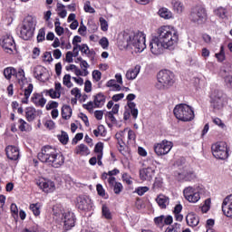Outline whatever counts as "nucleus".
I'll use <instances>...</instances> for the list:
<instances>
[{
	"label": "nucleus",
	"instance_id": "obj_1",
	"mask_svg": "<svg viewBox=\"0 0 232 232\" xmlns=\"http://www.w3.org/2000/svg\"><path fill=\"white\" fill-rule=\"evenodd\" d=\"M156 34L157 35L150 43V52L153 55H162L164 50H169L179 43V32L175 27L163 25L157 29Z\"/></svg>",
	"mask_w": 232,
	"mask_h": 232
},
{
	"label": "nucleus",
	"instance_id": "obj_2",
	"mask_svg": "<svg viewBox=\"0 0 232 232\" xmlns=\"http://www.w3.org/2000/svg\"><path fill=\"white\" fill-rule=\"evenodd\" d=\"M121 43L123 48H130L136 53H140L146 50V34L139 31L124 33Z\"/></svg>",
	"mask_w": 232,
	"mask_h": 232
},
{
	"label": "nucleus",
	"instance_id": "obj_3",
	"mask_svg": "<svg viewBox=\"0 0 232 232\" xmlns=\"http://www.w3.org/2000/svg\"><path fill=\"white\" fill-rule=\"evenodd\" d=\"M38 159L41 162L48 164L53 168H61L64 164V156L57 153V150L52 146H45L38 153Z\"/></svg>",
	"mask_w": 232,
	"mask_h": 232
},
{
	"label": "nucleus",
	"instance_id": "obj_4",
	"mask_svg": "<svg viewBox=\"0 0 232 232\" xmlns=\"http://www.w3.org/2000/svg\"><path fill=\"white\" fill-rule=\"evenodd\" d=\"M174 115L178 121L182 122H189L195 119V112L191 106L186 103H180L175 106L173 110Z\"/></svg>",
	"mask_w": 232,
	"mask_h": 232
},
{
	"label": "nucleus",
	"instance_id": "obj_5",
	"mask_svg": "<svg viewBox=\"0 0 232 232\" xmlns=\"http://www.w3.org/2000/svg\"><path fill=\"white\" fill-rule=\"evenodd\" d=\"M158 82L156 88L158 90H168L173 86L175 80L173 79V73L169 71H160L157 76Z\"/></svg>",
	"mask_w": 232,
	"mask_h": 232
},
{
	"label": "nucleus",
	"instance_id": "obj_6",
	"mask_svg": "<svg viewBox=\"0 0 232 232\" xmlns=\"http://www.w3.org/2000/svg\"><path fill=\"white\" fill-rule=\"evenodd\" d=\"M35 19L32 16H27L22 24L20 30V35L22 39L24 41H28V39H32L34 36V32H35Z\"/></svg>",
	"mask_w": 232,
	"mask_h": 232
},
{
	"label": "nucleus",
	"instance_id": "obj_7",
	"mask_svg": "<svg viewBox=\"0 0 232 232\" xmlns=\"http://www.w3.org/2000/svg\"><path fill=\"white\" fill-rule=\"evenodd\" d=\"M202 191H204V188L200 186L187 187L183 190V195L188 202H190L191 204H197V202L200 200V193H202Z\"/></svg>",
	"mask_w": 232,
	"mask_h": 232
},
{
	"label": "nucleus",
	"instance_id": "obj_8",
	"mask_svg": "<svg viewBox=\"0 0 232 232\" xmlns=\"http://www.w3.org/2000/svg\"><path fill=\"white\" fill-rule=\"evenodd\" d=\"M208 18V14L206 13V9L200 5H196L191 8L189 19L192 23H196V24H202Z\"/></svg>",
	"mask_w": 232,
	"mask_h": 232
},
{
	"label": "nucleus",
	"instance_id": "obj_9",
	"mask_svg": "<svg viewBox=\"0 0 232 232\" xmlns=\"http://www.w3.org/2000/svg\"><path fill=\"white\" fill-rule=\"evenodd\" d=\"M212 153L216 159L226 160L229 157L227 152V143L219 141L212 145Z\"/></svg>",
	"mask_w": 232,
	"mask_h": 232
},
{
	"label": "nucleus",
	"instance_id": "obj_10",
	"mask_svg": "<svg viewBox=\"0 0 232 232\" xmlns=\"http://www.w3.org/2000/svg\"><path fill=\"white\" fill-rule=\"evenodd\" d=\"M153 148L156 155H158V157H162L164 155H168V153L171 151L173 142L168 140H163L160 143H155Z\"/></svg>",
	"mask_w": 232,
	"mask_h": 232
},
{
	"label": "nucleus",
	"instance_id": "obj_11",
	"mask_svg": "<svg viewBox=\"0 0 232 232\" xmlns=\"http://www.w3.org/2000/svg\"><path fill=\"white\" fill-rule=\"evenodd\" d=\"M0 44L7 53H13L14 50H15V42L10 34L4 35L0 40Z\"/></svg>",
	"mask_w": 232,
	"mask_h": 232
},
{
	"label": "nucleus",
	"instance_id": "obj_12",
	"mask_svg": "<svg viewBox=\"0 0 232 232\" xmlns=\"http://www.w3.org/2000/svg\"><path fill=\"white\" fill-rule=\"evenodd\" d=\"M62 220L63 222V227L68 231L75 226V215L72 212H65L63 214Z\"/></svg>",
	"mask_w": 232,
	"mask_h": 232
},
{
	"label": "nucleus",
	"instance_id": "obj_13",
	"mask_svg": "<svg viewBox=\"0 0 232 232\" xmlns=\"http://www.w3.org/2000/svg\"><path fill=\"white\" fill-rule=\"evenodd\" d=\"M222 212L225 217L232 218V194L224 198L222 203Z\"/></svg>",
	"mask_w": 232,
	"mask_h": 232
},
{
	"label": "nucleus",
	"instance_id": "obj_14",
	"mask_svg": "<svg viewBox=\"0 0 232 232\" xmlns=\"http://www.w3.org/2000/svg\"><path fill=\"white\" fill-rule=\"evenodd\" d=\"M34 76L38 81L44 82L45 81H48V71L44 66L37 65L34 69Z\"/></svg>",
	"mask_w": 232,
	"mask_h": 232
},
{
	"label": "nucleus",
	"instance_id": "obj_15",
	"mask_svg": "<svg viewBox=\"0 0 232 232\" xmlns=\"http://www.w3.org/2000/svg\"><path fill=\"white\" fill-rule=\"evenodd\" d=\"M78 209L82 211H88L92 208V199L86 196H80L77 198Z\"/></svg>",
	"mask_w": 232,
	"mask_h": 232
},
{
	"label": "nucleus",
	"instance_id": "obj_16",
	"mask_svg": "<svg viewBox=\"0 0 232 232\" xmlns=\"http://www.w3.org/2000/svg\"><path fill=\"white\" fill-rule=\"evenodd\" d=\"M153 177H155V169L147 167L140 169V180H153Z\"/></svg>",
	"mask_w": 232,
	"mask_h": 232
},
{
	"label": "nucleus",
	"instance_id": "obj_17",
	"mask_svg": "<svg viewBox=\"0 0 232 232\" xmlns=\"http://www.w3.org/2000/svg\"><path fill=\"white\" fill-rule=\"evenodd\" d=\"M38 186L44 193H53L55 191V183L52 180L44 179L39 182Z\"/></svg>",
	"mask_w": 232,
	"mask_h": 232
},
{
	"label": "nucleus",
	"instance_id": "obj_18",
	"mask_svg": "<svg viewBox=\"0 0 232 232\" xmlns=\"http://www.w3.org/2000/svg\"><path fill=\"white\" fill-rule=\"evenodd\" d=\"M5 153L10 160H17L19 159V149L14 146H7Z\"/></svg>",
	"mask_w": 232,
	"mask_h": 232
},
{
	"label": "nucleus",
	"instance_id": "obj_19",
	"mask_svg": "<svg viewBox=\"0 0 232 232\" xmlns=\"http://www.w3.org/2000/svg\"><path fill=\"white\" fill-rule=\"evenodd\" d=\"M186 221L188 226H190V227H197V226H198V222H200V219L197 214L188 213L186 217Z\"/></svg>",
	"mask_w": 232,
	"mask_h": 232
},
{
	"label": "nucleus",
	"instance_id": "obj_20",
	"mask_svg": "<svg viewBox=\"0 0 232 232\" xmlns=\"http://www.w3.org/2000/svg\"><path fill=\"white\" fill-rule=\"evenodd\" d=\"M140 73V65H136L134 68L129 69L126 72V79L133 81L137 79V75Z\"/></svg>",
	"mask_w": 232,
	"mask_h": 232
},
{
	"label": "nucleus",
	"instance_id": "obj_21",
	"mask_svg": "<svg viewBox=\"0 0 232 232\" xmlns=\"http://www.w3.org/2000/svg\"><path fill=\"white\" fill-rule=\"evenodd\" d=\"M195 177V172L193 170H183L179 174V180L191 181Z\"/></svg>",
	"mask_w": 232,
	"mask_h": 232
},
{
	"label": "nucleus",
	"instance_id": "obj_22",
	"mask_svg": "<svg viewBox=\"0 0 232 232\" xmlns=\"http://www.w3.org/2000/svg\"><path fill=\"white\" fill-rule=\"evenodd\" d=\"M32 102H34L35 106H40L41 108H44V104H46V99H44L39 93H34L32 97Z\"/></svg>",
	"mask_w": 232,
	"mask_h": 232
},
{
	"label": "nucleus",
	"instance_id": "obj_23",
	"mask_svg": "<svg viewBox=\"0 0 232 232\" xmlns=\"http://www.w3.org/2000/svg\"><path fill=\"white\" fill-rule=\"evenodd\" d=\"M210 104L214 110H222L226 106V98L210 100Z\"/></svg>",
	"mask_w": 232,
	"mask_h": 232
},
{
	"label": "nucleus",
	"instance_id": "obj_24",
	"mask_svg": "<svg viewBox=\"0 0 232 232\" xmlns=\"http://www.w3.org/2000/svg\"><path fill=\"white\" fill-rule=\"evenodd\" d=\"M156 202L159 204L160 208L164 209V208H166V206H168V204H169V198L160 194L156 198Z\"/></svg>",
	"mask_w": 232,
	"mask_h": 232
},
{
	"label": "nucleus",
	"instance_id": "obj_25",
	"mask_svg": "<svg viewBox=\"0 0 232 232\" xmlns=\"http://www.w3.org/2000/svg\"><path fill=\"white\" fill-rule=\"evenodd\" d=\"M171 5H172L173 11L176 14H182V12H184L185 10L184 4L180 1L173 0Z\"/></svg>",
	"mask_w": 232,
	"mask_h": 232
},
{
	"label": "nucleus",
	"instance_id": "obj_26",
	"mask_svg": "<svg viewBox=\"0 0 232 232\" xmlns=\"http://www.w3.org/2000/svg\"><path fill=\"white\" fill-rule=\"evenodd\" d=\"M34 92V84L29 83L27 88L24 89V98L22 99V102L24 104H28V99H30V95H32V92Z\"/></svg>",
	"mask_w": 232,
	"mask_h": 232
},
{
	"label": "nucleus",
	"instance_id": "obj_27",
	"mask_svg": "<svg viewBox=\"0 0 232 232\" xmlns=\"http://www.w3.org/2000/svg\"><path fill=\"white\" fill-rule=\"evenodd\" d=\"M25 117L29 122H32L36 117L35 108L34 107H27L25 109Z\"/></svg>",
	"mask_w": 232,
	"mask_h": 232
},
{
	"label": "nucleus",
	"instance_id": "obj_28",
	"mask_svg": "<svg viewBox=\"0 0 232 232\" xmlns=\"http://www.w3.org/2000/svg\"><path fill=\"white\" fill-rule=\"evenodd\" d=\"M14 77L17 80V82L20 84V86H23L24 84L26 77L24 76V71L23 69H20L18 72L16 71Z\"/></svg>",
	"mask_w": 232,
	"mask_h": 232
},
{
	"label": "nucleus",
	"instance_id": "obj_29",
	"mask_svg": "<svg viewBox=\"0 0 232 232\" xmlns=\"http://www.w3.org/2000/svg\"><path fill=\"white\" fill-rule=\"evenodd\" d=\"M74 153L76 155H89L90 150L84 144H80L75 148Z\"/></svg>",
	"mask_w": 232,
	"mask_h": 232
},
{
	"label": "nucleus",
	"instance_id": "obj_30",
	"mask_svg": "<svg viewBox=\"0 0 232 232\" xmlns=\"http://www.w3.org/2000/svg\"><path fill=\"white\" fill-rule=\"evenodd\" d=\"M159 15L163 19H171L173 17V14L166 7H162L158 12Z\"/></svg>",
	"mask_w": 232,
	"mask_h": 232
},
{
	"label": "nucleus",
	"instance_id": "obj_31",
	"mask_svg": "<svg viewBox=\"0 0 232 232\" xmlns=\"http://www.w3.org/2000/svg\"><path fill=\"white\" fill-rule=\"evenodd\" d=\"M105 101L106 97L102 93H98L94 96V102L95 105L98 106V108H101V106H104Z\"/></svg>",
	"mask_w": 232,
	"mask_h": 232
},
{
	"label": "nucleus",
	"instance_id": "obj_32",
	"mask_svg": "<svg viewBox=\"0 0 232 232\" xmlns=\"http://www.w3.org/2000/svg\"><path fill=\"white\" fill-rule=\"evenodd\" d=\"M226 98V94H224V92L215 89L210 93V101L216 100V99H224Z\"/></svg>",
	"mask_w": 232,
	"mask_h": 232
},
{
	"label": "nucleus",
	"instance_id": "obj_33",
	"mask_svg": "<svg viewBox=\"0 0 232 232\" xmlns=\"http://www.w3.org/2000/svg\"><path fill=\"white\" fill-rule=\"evenodd\" d=\"M62 117L63 119H65V121H68L70 117H72V108L68 105H63L62 107Z\"/></svg>",
	"mask_w": 232,
	"mask_h": 232
},
{
	"label": "nucleus",
	"instance_id": "obj_34",
	"mask_svg": "<svg viewBox=\"0 0 232 232\" xmlns=\"http://www.w3.org/2000/svg\"><path fill=\"white\" fill-rule=\"evenodd\" d=\"M15 68L14 67H7L4 70V75L5 77V79H7V81H10V79H12V77H15Z\"/></svg>",
	"mask_w": 232,
	"mask_h": 232
},
{
	"label": "nucleus",
	"instance_id": "obj_35",
	"mask_svg": "<svg viewBox=\"0 0 232 232\" xmlns=\"http://www.w3.org/2000/svg\"><path fill=\"white\" fill-rule=\"evenodd\" d=\"M215 14H216V15H218V17H220V19L227 18V10L224 7H218L215 10Z\"/></svg>",
	"mask_w": 232,
	"mask_h": 232
},
{
	"label": "nucleus",
	"instance_id": "obj_36",
	"mask_svg": "<svg viewBox=\"0 0 232 232\" xmlns=\"http://www.w3.org/2000/svg\"><path fill=\"white\" fill-rule=\"evenodd\" d=\"M64 8H66V6H64V5L60 4V3L57 4L58 15H59V17H62V19H64V17H66V15H67V12L64 10Z\"/></svg>",
	"mask_w": 232,
	"mask_h": 232
},
{
	"label": "nucleus",
	"instance_id": "obj_37",
	"mask_svg": "<svg viewBox=\"0 0 232 232\" xmlns=\"http://www.w3.org/2000/svg\"><path fill=\"white\" fill-rule=\"evenodd\" d=\"M63 84L66 86V88H72L73 83L72 82V75L65 74L63 78Z\"/></svg>",
	"mask_w": 232,
	"mask_h": 232
},
{
	"label": "nucleus",
	"instance_id": "obj_38",
	"mask_svg": "<svg viewBox=\"0 0 232 232\" xmlns=\"http://www.w3.org/2000/svg\"><path fill=\"white\" fill-rule=\"evenodd\" d=\"M128 106L130 110V113L133 117V119H137L138 115H139V110H137V108H135V102H128Z\"/></svg>",
	"mask_w": 232,
	"mask_h": 232
},
{
	"label": "nucleus",
	"instance_id": "obj_39",
	"mask_svg": "<svg viewBox=\"0 0 232 232\" xmlns=\"http://www.w3.org/2000/svg\"><path fill=\"white\" fill-rule=\"evenodd\" d=\"M102 217H104V218H106L107 220H111V212L110 211V208H108V207H106V205L102 206Z\"/></svg>",
	"mask_w": 232,
	"mask_h": 232
},
{
	"label": "nucleus",
	"instance_id": "obj_40",
	"mask_svg": "<svg viewBox=\"0 0 232 232\" xmlns=\"http://www.w3.org/2000/svg\"><path fill=\"white\" fill-rule=\"evenodd\" d=\"M106 129L104 128V125H99L97 129L93 130V134L95 135V137H102Z\"/></svg>",
	"mask_w": 232,
	"mask_h": 232
},
{
	"label": "nucleus",
	"instance_id": "obj_41",
	"mask_svg": "<svg viewBox=\"0 0 232 232\" xmlns=\"http://www.w3.org/2000/svg\"><path fill=\"white\" fill-rule=\"evenodd\" d=\"M211 209V198L205 200L204 205L201 207L202 213H208Z\"/></svg>",
	"mask_w": 232,
	"mask_h": 232
},
{
	"label": "nucleus",
	"instance_id": "obj_42",
	"mask_svg": "<svg viewBox=\"0 0 232 232\" xmlns=\"http://www.w3.org/2000/svg\"><path fill=\"white\" fill-rule=\"evenodd\" d=\"M58 139L60 142H62V144H68V133H66L65 131H62L61 134L58 135Z\"/></svg>",
	"mask_w": 232,
	"mask_h": 232
},
{
	"label": "nucleus",
	"instance_id": "obj_43",
	"mask_svg": "<svg viewBox=\"0 0 232 232\" xmlns=\"http://www.w3.org/2000/svg\"><path fill=\"white\" fill-rule=\"evenodd\" d=\"M80 67L82 68V72H83V75L84 77H86V75H88V73H90L88 72V68H90V64H88V62L82 61V63H80Z\"/></svg>",
	"mask_w": 232,
	"mask_h": 232
},
{
	"label": "nucleus",
	"instance_id": "obj_44",
	"mask_svg": "<svg viewBox=\"0 0 232 232\" xmlns=\"http://www.w3.org/2000/svg\"><path fill=\"white\" fill-rule=\"evenodd\" d=\"M46 93L51 97V99H59L61 97V92H58L55 89H50Z\"/></svg>",
	"mask_w": 232,
	"mask_h": 232
},
{
	"label": "nucleus",
	"instance_id": "obj_45",
	"mask_svg": "<svg viewBox=\"0 0 232 232\" xmlns=\"http://www.w3.org/2000/svg\"><path fill=\"white\" fill-rule=\"evenodd\" d=\"M78 49L80 50V52H82V53H84L85 55L90 56V47H88V45L86 44H83L82 45L78 44Z\"/></svg>",
	"mask_w": 232,
	"mask_h": 232
},
{
	"label": "nucleus",
	"instance_id": "obj_46",
	"mask_svg": "<svg viewBox=\"0 0 232 232\" xmlns=\"http://www.w3.org/2000/svg\"><path fill=\"white\" fill-rule=\"evenodd\" d=\"M84 12H87L88 14H95V9L92 7V4L90 1H86L83 6Z\"/></svg>",
	"mask_w": 232,
	"mask_h": 232
},
{
	"label": "nucleus",
	"instance_id": "obj_47",
	"mask_svg": "<svg viewBox=\"0 0 232 232\" xmlns=\"http://www.w3.org/2000/svg\"><path fill=\"white\" fill-rule=\"evenodd\" d=\"M216 57L220 63L226 61V53L224 52V45L220 47L219 53H216Z\"/></svg>",
	"mask_w": 232,
	"mask_h": 232
},
{
	"label": "nucleus",
	"instance_id": "obj_48",
	"mask_svg": "<svg viewBox=\"0 0 232 232\" xmlns=\"http://www.w3.org/2000/svg\"><path fill=\"white\" fill-rule=\"evenodd\" d=\"M54 27H55V33L57 35H63L64 34V28L61 26V22L57 21L54 23Z\"/></svg>",
	"mask_w": 232,
	"mask_h": 232
},
{
	"label": "nucleus",
	"instance_id": "obj_49",
	"mask_svg": "<svg viewBox=\"0 0 232 232\" xmlns=\"http://www.w3.org/2000/svg\"><path fill=\"white\" fill-rule=\"evenodd\" d=\"M99 44L103 48V50H108V46H110V41H108V38L102 37L99 41Z\"/></svg>",
	"mask_w": 232,
	"mask_h": 232
},
{
	"label": "nucleus",
	"instance_id": "obj_50",
	"mask_svg": "<svg viewBox=\"0 0 232 232\" xmlns=\"http://www.w3.org/2000/svg\"><path fill=\"white\" fill-rule=\"evenodd\" d=\"M30 209L33 211V213L35 217H39V215H41V210L37 204L30 205Z\"/></svg>",
	"mask_w": 232,
	"mask_h": 232
},
{
	"label": "nucleus",
	"instance_id": "obj_51",
	"mask_svg": "<svg viewBox=\"0 0 232 232\" xmlns=\"http://www.w3.org/2000/svg\"><path fill=\"white\" fill-rule=\"evenodd\" d=\"M83 108L85 110H88V111H92L93 108H99V107L95 104V101H93V102H89L87 104H83Z\"/></svg>",
	"mask_w": 232,
	"mask_h": 232
},
{
	"label": "nucleus",
	"instance_id": "obj_52",
	"mask_svg": "<svg viewBox=\"0 0 232 232\" xmlns=\"http://www.w3.org/2000/svg\"><path fill=\"white\" fill-rule=\"evenodd\" d=\"M100 24H101V29L102 32H108V21L104 19L103 17L100 18Z\"/></svg>",
	"mask_w": 232,
	"mask_h": 232
},
{
	"label": "nucleus",
	"instance_id": "obj_53",
	"mask_svg": "<svg viewBox=\"0 0 232 232\" xmlns=\"http://www.w3.org/2000/svg\"><path fill=\"white\" fill-rule=\"evenodd\" d=\"M20 125H19V130L20 131H26V130H28V123H26V121H24V120L20 119L19 120Z\"/></svg>",
	"mask_w": 232,
	"mask_h": 232
},
{
	"label": "nucleus",
	"instance_id": "obj_54",
	"mask_svg": "<svg viewBox=\"0 0 232 232\" xmlns=\"http://www.w3.org/2000/svg\"><path fill=\"white\" fill-rule=\"evenodd\" d=\"M104 148V145H102V142H99L95 145L94 151L97 153V155H102V150Z\"/></svg>",
	"mask_w": 232,
	"mask_h": 232
},
{
	"label": "nucleus",
	"instance_id": "obj_55",
	"mask_svg": "<svg viewBox=\"0 0 232 232\" xmlns=\"http://www.w3.org/2000/svg\"><path fill=\"white\" fill-rule=\"evenodd\" d=\"M112 188H114L113 191L116 195H119L122 191V184L121 182L115 183Z\"/></svg>",
	"mask_w": 232,
	"mask_h": 232
},
{
	"label": "nucleus",
	"instance_id": "obj_56",
	"mask_svg": "<svg viewBox=\"0 0 232 232\" xmlns=\"http://www.w3.org/2000/svg\"><path fill=\"white\" fill-rule=\"evenodd\" d=\"M71 94L76 99H81V90L77 87L72 89Z\"/></svg>",
	"mask_w": 232,
	"mask_h": 232
},
{
	"label": "nucleus",
	"instance_id": "obj_57",
	"mask_svg": "<svg viewBox=\"0 0 232 232\" xmlns=\"http://www.w3.org/2000/svg\"><path fill=\"white\" fill-rule=\"evenodd\" d=\"M122 180L123 182H126L128 186H130V184H133V181H131V177L128 175V173H124L122 175Z\"/></svg>",
	"mask_w": 232,
	"mask_h": 232
},
{
	"label": "nucleus",
	"instance_id": "obj_58",
	"mask_svg": "<svg viewBox=\"0 0 232 232\" xmlns=\"http://www.w3.org/2000/svg\"><path fill=\"white\" fill-rule=\"evenodd\" d=\"M84 92H86V93L92 92V82L90 80H86L84 82Z\"/></svg>",
	"mask_w": 232,
	"mask_h": 232
},
{
	"label": "nucleus",
	"instance_id": "obj_59",
	"mask_svg": "<svg viewBox=\"0 0 232 232\" xmlns=\"http://www.w3.org/2000/svg\"><path fill=\"white\" fill-rule=\"evenodd\" d=\"M44 35H45L44 29H40L37 35L38 43H43V41H44Z\"/></svg>",
	"mask_w": 232,
	"mask_h": 232
},
{
	"label": "nucleus",
	"instance_id": "obj_60",
	"mask_svg": "<svg viewBox=\"0 0 232 232\" xmlns=\"http://www.w3.org/2000/svg\"><path fill=\"white\" fill-rule=\"evenodd\" d=\"M44 126L47 128V130H53V128H55V122H53L52 120H47Z\"/></svg>",
	"mask_w": 232,
	"mask_h": 232
},
{
	"label": "nucleus",
	"instance_id": "obj_61",
	"mask_svg": "<svg viewBox=\"0 0 232 232\" xmlns=\"http://www.w3.org/2000/svg\"><path fill=\"white\" fill-rule=\"evenodd\" d=\"M44 61L45 63H52V61H53V58H52V53H50V52L44 53Z\"/></svg>",
	"mask_w": 232,
	"mask_h": 232
},
{
	"label": "nucleus",
	"instance_id": "obj_62",
	"mask_svg": "<svg viewBox=\"0 0 232 232\" xmlns=\"http://www.w3.org/2000/svg\"><path fill=\"white\" fill-rule=\"evenodd\" d=\"M102 73L99 71H93L92 72V79L96 81V82H99L101 81Z\"/></svg>",
	"mask_w": 232,
	"mask_h": 232
},
{
	"label": "nucleus",
	"instance_id": "obj_63",
	"mask_svg": "<svg viewBox=\"0 0 232 232\" xmlns=\"http://www.w3.org/2000/svg\"><path fill=\"white\" fill-rule=\"evenodd\" d=\"M149 189L148 187H140L137 188L136 192L141 197L144 193L148 192Z\"/></svg>",
	"mask_w": 232,
	"mask_h": 232
},
{
	"label": "nucleus",
	"instance_id": "obj_64",
	"mask_svg": "<svg viewBox=\"0 0 232 232\" xmlns=\"http://www.w3.org/2000/svg\"><path fill=\"white\" fill-rule=\"evenodd\" d=\"M226 86L232 89V76H227L225 78Z\"/></svg>",
	"mask_w": 232,
	"mask_h": 232
}]
</instances>
